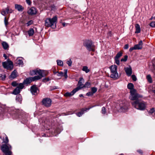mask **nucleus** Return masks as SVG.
Wrapping results in <instances>:
<instances>
[{
  "label": "nucleus",
  "mask_w": 155,
  "mask_h": 155,
  "mask_svg": "<svg viewBox=\"0 0 155 155\" xmlns=\"http://www.w3.org/2000/svg\"><path fill=\"white\" fill-rule=\"evenodd\" d=\"M132 106L137 109L143 110L146 108V104L141 100H137L131 102Z\"/></svg>",
  "instance_id": "1"
},
{
  "label": "nucleus",
  "mask_w": 155,
  "mask_h": 155,
  "mask_svg": "<svg viewBox=\"0 0 155 155\" xmlns=\"http://www.w3.org/2000/svg\"><path fill=\"white\" fill-rule=\"evenodd\" d=\"M12 148L11 146L9 144H3L1 147V149L3 153V155H11Z\"/></svg>",
  "instance_id": "2"
},
{
  "label": "nucleus",
  "mask_w": 155,
  "mask_h": 155,
  "mask_svg": "<svg viewBox=\"0 0 155 155\" xmlns=\"http://www.w3.org/2000/svg\"><path fill=\"white\" fill-rule=\"evenodd\" d=\"M111 74L110 77L111 78L117 79L118 78V74L117 72V67L115 65H112L109 67Z\"/></svg>",
  "instance_id": "3"
},
{
  "label": "nucleus",
  "mask_w": 155,
  "mask_h": 155,
  "mask_svg": "<svg viewBox=\"0 0 155 155\" xmlns=\"http://www.w3.org/2000/svg\"><path fill=\"white\" fill-rule=\"evenodd\" d=\"M57 20V18L56 16H55L52 18H47L45 20V25L48 27H51L56 22Z\"/></svg>",
  "instance_id": "4"
},
{
  "label": "nucleus",
  "mask_w": 155,
  "mask_h": 155,
  "mask_svg": "<svg viewBox=\"0 0 155 155\" xmlns=\"http://www.w3.org/2000/svg\"><path fill=\"white\" fill-rule=\"evenodd\" d=\"M84 45L87 49L89 51H95V46L93 44L92 41L91 40H87L84 41Z\"/></svg>",
  "instance_id": "5"
},
{
  "label": "nucleus",
  "mask_w": 155,
  "mask_h": 155,
  "mask_svg": "<svg viewBox=\"0 0 155 155\" xmlns=\"http://www.w3.org/2000/svg\"><path fill=\"white\" fill-rule=\"evenodd\" d=\"M130 98L132 100L136 101L139 100L138 99L139 98H141L142 97L141 95L138 94L136 90H133L130 91Z\"/></svg>",
  "instance_id": "6"
},
{
  "label": "nucleus",
  "mask_w": 155,
  "mask_h": 155,
  "mask_svg": "<svg viewBox=\"0 0 155 155\" xmlns=\"http://www.w3.org/2000/svg\"><path fill=\"white\" fill-rule=\"evenodd\" d=\"M44 71L41 70H34L31 71L30 74L31 75L38 74L39 75L35 76H39L41 79L42 77L46 75V74H44Z\"/></svg>",
  "instance_id": "7"
},
{
  "label": "nucleus",
  "mask_w": 155,
  "mask_h": 155,
  "mask_svg": "<svg viewBox=\"0 0 155 155\" xmlns=\"http://www.w3.org/2000/svg\"><path fill=\"white\" fill-rule=\"evenodd\" d=\"M2 65L4 68L8 70H12L13 67V62L10 61H8L7 62H3L2 63Z\"/></svg>",
  "instance_id": "8"
},
{
  "label": "nucleus",
  "mask_w": 155,
  "mask_h": 155,
  "mask_svg": "<svg viewBox=\"0 0 155 155\" xmlns=\"http://www.w3.org/2000/svg\"><path fill=\"white\" fill-rule=\"evenodd\" d=\"M40 79V78L39 76H34L33 77H30L27 78L25 80L23 83L25 84H28L30 83L32 81Z\"/></svg>",
  "instance_id": "9"
},
{
  "label": "nucleus",
  "mask_w": 155,
  "mask_h": 155,
  "mask_svg": "<svg viewBox=\"0 0 155 155\" xmlns=\"http://www.w3.org/2000/svg\"><path fill=\"white\" fill-rule=\"evenodd\" d=\"M24 84L20 83L18 84V86L13 90L12 94L15 95H17L19 94L24 87Z\"/></svg>",
  "instance_id": "10"
},
{
  "label": "nucleus",
  "mask_w": 155,
  "mask_h": 155,
  "mask_svg": "<svg viewBox=\"0 0 155 155\" xmlns=\"http://www.w3.org/2000/svg\"><path fill=\"white\" fill-rule=\"evenodd\" d=\"M43 105L47 107H50L51 104V101L48 98L44 99L42 101Z\"/></svg>",
  "instance_id": "11"
},
{
  "label": "nucleus",
  "mask_w": 155,
  "mask_h": 155,
  "mask_svg": "<svg viewBox=\"0 0 155 155\" xmlns=\"http://www.w3.org/2000/svg\"><path fill=\"white\" fill-rule=\"evenodd\" d=\"M84 79L82 78H80L78 82V87L75 89L77 91L83 88L84 84H82L84 81Z\"/></svg>",
  "instance_id": "12"
},
{
  "label": "nucleus",
  "mask_w": 155,
  "mask_h": 155,
  "mask_svg": "<svg viewBox=\"0 0 155 155\" xmlns=\"http://www.w3.org/2000/svg\"><path fill=\"white\" fill-rule=\"evenodd\" d=\"M95 106H96L95 105L93 106H92L91 107H88V108H82L81 110V111L79 112H78V113H77V115L79 117H80L84 113V111H86L87 110H89V109H90L91 108L94 107Z\"/></svg>",
  "instance_id": "13"
},
{
  "label": "nucleus",
  "mask_w": 155,
  "mask_h": 155,
  "mask_svg": "<svg viewBox=\"0 0 155 155\" xmlns=\"http://www.w3.org/2000/svg\"><path fill=\"white\" fill-rule=\"evenodd\" d=\"M125 71L128 76H131L132 74V69L130 66L124 68Z\"/></svg>",
  "instance_id": "14"
},
{
  "label": "nucleus",
  "mask_w": 155,
  "mask_h": 155,
  "mask_svg": "<svg viewBox=\"0 0 155 155\" xmlns=\"http://www.w3.org/2000/svg\"><path fill=\"white\" fill-rule=\"evenodd\" d=\"M36 13V9L34 7H31L28 11V13L30 15L35 14Z\"/></svg>",
  "instance_id": "15"
},
{
  "label": "nucleus",
  "mask_w": 155,
  "mask_h": 155,
  "mask_svg": "<svg viewBox=\"0 0 155 155\" xmlns=\"http://www.w3.org/2000/svg\"><path fill=\"white\" fill-rule=\"evenodd\" d=\"M143 43L142 41H140L138 43L134 46L136 50L141 49L142 48Z\"/></svg>",
  "instance_id": "16"
},
{
  "label": "nucleus",
  "mask_w": 155,
  "mask_h": 155,
  "mask_svg": "<svg viewBox=\"0 0 155 155\" xmlns=\"http://www.w3.org/2000/svg\"><path fill=\"white\" fill-rule=\"evenodd\" d=\"M77 91L74 89L71 92H66L65 93L64 96L66 97H70L73 95Z\"/></svg>",
  "instance_id": "17"
},
{
  "label": "nucleus",
  "mask_w": 155,
  "mask_h": 155,
  "mask_svg": "<svg viewBox=\"0 0 155 155\" xmlns=\"http://www.w3.org/2000/svg\"><path fill=\"white\" fill-rule=\"evenodd\" d=\"M37 90V88L35 85H33L31 87V91L33 94H35Z\"/></svg>",
  "instance_id": "18"
},
{
  "label": "nucleus",
  "mask_w": 155,
  "mask_h": 155,
  "mask_svg": "<svg viewBox=\"0 0 155 155\" xmlns=\"http://www.w3.org/2000/svg\"><path fill=\"white\" fill-rule=\"evenodd\" d=\"M15 8L16 9H17L18 11H22L24 9L23 8L21 5L18 4L15 5Z\"/></svg>",
  "instance_id": "19"
},
{
  "label": "nucleus",
  "mask_w": 155,
  "mask_h": 155,
  "mask_svg": "<svg viewBox=\"0 0 155 155\" xmlns=\"http://www.w3.org/2000/svg\"><path fill=\"white\" fill-rule=\"evenodd\" d=\"M11 12H12L10 11L9 12V9L8 8H6L5 10H2L1 12L2 14L4 16H5V15H6L7 14H8V13Z\"/></svg>",
  "instance_id": "20"
},
{
  "label": "nucleus",
  "mask_w": 155,
  "mask_h": 155,
  "mask_svg": "<svg viewBox=\"0 0 155 155\" xmlns=\"http://www.w3.org/2000/svg\"><path fill=\"white\" fill-rule=\"evenodd\" d=\"M136 31H135V33H139L140 32V28L139 25L138 24H136L135 25Z\"/></svg>",
  "instance_id": "21"
},
{
  "label": "nucleus",
  "mask_w": 155,
  "mask_h": 155,
  "mask_svg": "<svg viewBox=\"0 0 155 155\" xmlns=\"http://www.w3.org/2000/svg\"><path fill=\"white\" fill-rule=\"evenodd\" d=\"M16 71L14 70L10 75V78L12 79H14L16 77Z\"/></svg>",
  "instance_id": "22"
},
{
  "label": "nucleus",
  "mask_w": 155,
  "mask_h": 155,
  "mask_svg": "<svg viewBox=\"0 0 155 155\" xmlns=\"http://www.w3.org/2000/svg\"><path fill=\"white\" fill-rule=\"evenodd\" d=\"M134 84L131 83H129L127 85V88L128 89L130 90V91L133 90H135L134 88Z\"/></svg>",
  "instance_id": "23"
},
{
  "label": "nucleus",
  "mask_w": 155,
  "mask_h": 155,
  "mask_svg": "<svg viewBox=\"0 0 155 155\" xmlns=\"http://www.w3.org/2000/svg\"><path fill=\"white\" fill-rule=\"evenodd\" d=\"M34 33V31L33 29L30 28L28 31V34L29 36H31L33 35Z\"/></svg>",
  "instance_id": "24"
},
{
  "label": "nucleus",
  "mask_w": 155,
  "mask_h": 155,
  "mask_svg": "<svg viewBox=\"0 0 155 155\" xmlns=\"http://www.w3.org/2000/svg\"><path fill=\"white\" fill-rule=\"evenodd\" d=\"M16 63L19 65L22 66L23 64V63L22 60L17 59L16 60Z\"/></svg>",
  "instance_id": "25"
},
{
  "label": "nucleus",
  "mask_w": 155,
  "mask_h": 155,
  "mask_svg": "<svg viewBox=\"0 0 155 155\" xmlns=\"http://www.w3.org/2000/svg\"><path fill=\"white\" fill-rule=\"evenodd\" d=\"M2 45L5 49H7L8 48V44L5 42H3L2 43Z\"/></svg>",
  "instance_id": "26"
},
{
  "label": "nucleus",
  "mask_w": 155,
  "mask_h": 155,
  "mask_svg": "<svg viewBox=\"0 0 155 155\" xmlns=\"http://www.w3.org/2000/svg\"><path fill=\"white\" fill-rule=\"evenodd\" d=\"M82 71H85L86 73H87L90 71V70L87 66H84L83 67L82 69Z\"/></svg>",
  "instance_id": "27"
},
{
  "label": "nucleus",
  "mask_w": 155,
  "mask_h": 155,
  "mask_svg": "<svg viewBox=\"0 0 155 155\" xmlns=\"http://www.w3.org/2000/svg\"><path fill=\"white\" fill-rule=\"evenodd\" d=\"M91 85V84L90 82H87L84 84L83 87L88 88L90 87Z\"/></svg>",
  "instance_id": "28"
},
{
  "label": "nucleus",
  "mask_w": 155,
  "mask_h": 155,
  "mask_svg": "<svg viewBox=\"0 0 155 155\" xmlns=\"http://www.w3.org/2000/svg\"><path fill=\"white\" fill-rule=\"evenodd\" d=\"M122 52L119 51L117 53L115 58L119 59V58L122 56Z\"/></svg>",
  "instance_id": "29"
},
{
  "label": "nucleus",
  "mask_w": 155,
  "mask_h": 155,
  "mask_svg": "<svg viewBox=\"0 0 155 155\" xmlns=\"http://www.w3.org/2000/svg\"><path fill=\"white\" fill-rule=\"evenodd\" d=\"M57 64L60 66H63V62L61 60H57Z\"/></svg>",
  "instance_id": "30"
},
{
  "label": "nucleus",
  "mask_w": 155,
  "mask_h": 155,
  "mask_svg": "<svg viewBox=\"0 0 155 155\" xmlns=\"http://www.w3.org/2000/svg\"><path fill=\"white\" fill-rule=\"evenodd\" d=\"M5 140L3 139V143H5V144H8L7 143L8 142V139L6 135H5Z\"/></svg>",
  "instance_id": "31"
},
{
  "label": "nucleus",
  "mask_w": 155,
  "mask_h": 155,
  "mask_svg": "<svg viewBox=\"0 0 155 155\" xmlns=\"http://www.w3.org/2000/svg\"><path fill=\"white\" fill-rule=\"evenodd\" d=\"M128 56L127 55H125L124 56V58L121 59L120 61H126L127 59Z\"/></svg>",
  "instance_id": "32"
},
{
  "label": "nucleus",
  "mask_w": 155,
  "mask_h": 155,
  "mask_svg": "<svg viewBox=\"0 0 155 155\" xmlns=\"http://www.w3.org/2000/svg\"><path fill=\"white\" fill-rule=\"evenodd\" d=\"M16 100L19 102H21V96L20 95L17 96L16 97Z\"/></svg>",
  "instance_id": "33"
},
{
  "label": "nucleus",
  "mask_w": 155,
  "mask_h": 155,
  "mask_svg": "<svg viewBox=\"0 0 155 155\" xmlns=\"http://www.w3.org/2000/svg\"><path fill=\"white\" fill-rule=\"evenodd\" d=\"M91 92H92V93L93 94L95 93L97 91V88L95 87H92L91 88Z\"/></svg>",
  "instance_id": "34"
},
{
  "label": "nucleus",
  "mask_w": 155,
  "mask_h": 155,
  "mask_svg": "<svg viewBox=\"0 0 155 155\" xmlns=\"http://www.w3.org/2000/svg\"><path fill=\"white\" fill-rule=\"evenodd\" d=\"M147 78L149 82L150 83H151L152 79L150 75H147Z\"/></svg>",
  "instance_id": "35"
},
{
  "label": "nucleus",
  "mask_w": 155,
  "mask_h": 155,
  "mask_svg": "<svg viewBox=\"0 0 155 155\" xmlns=\"http://www.w3.org/2000/svg\"><path fill=\"white\" fill-rule=\"evenodd\" d=\"M115 62L118 65L120 64V61L119 58H114Z\"/></svg>",
  "instance_id": "36"
},
{
  "label": "nucleus",
  "mask_w": 155,
  "mask_h": 155,
  "mask_svg": "<svg viewBox=\"0 0 155 155\" xmlns=\"http://www.w3.org/2000/svg\"><path fill=\"white\" fill-rule=\"evenodd\" d=\"M58 74H57V75L58 76H61L62 77L64 76V73L60 71V72H58L57 71Z\"/></svg>",
  "instance_id": "37"
},
{
  "label": "nucleus",
  "mask_w": 155,
  "mask_h": 155,
  "mask_svg": "<svg viewBox=\"0 0 155 155\" xmlns=\"http://www.w3.org/2000/svg\"><path fill=\"white\" fill-rule=\"evenodd\" d=\"M101 113L103 114H105L106 113V109L104 107H103L102 108L101 110Z\"/></svg>",
  "instance_id": "38"
},
{
  "label": "nucleus",
  "mask_w": 155,
  "mask_h": 155,
  "mask_svg": "<svg viewBox=\"0 0 155 155\" xmlns=\"http://www.w3.org/2000/svg\"><path fill=\"white\" fill-rule=\"evenodd\" d=\"M0 78H1L2 80H4L6 78L5 75V74H0Z\"/></svg>",
  "instance_id": "39"
},
{
  "label": "nucleus",
  "mask_w": 155,
  "mask_h": 155,
  "mask_svg": "<svg viewBox=\"0 0 155 155\" xmlns=\"http://www.w3.org/2000/svg\"><path fill=\"white\" fill-rule=\"evenodd\" d=\"M33 23V21L32 20H31L29 21L27 23V26H29L30 25H31Z\"/></svg>",
  "instance_id": "40"
},
{
  "label": "nucleus",
  "mask_w": 155,
  "mask_h": 155,
  "mask_svg": "<svg viewBox=\"0 0 155 155\" xmlns=\"http://www.w3.org/2000/svg\"><path fill=\"white\" fill-rule=\"evenodd\" d=\"M12 85L13 87H15L17 86H18V84L15 81H13L12 82Z\"/></svg>",
  "instance_id": "41"
},
{
  "label": "nucleus",
  "mask_w": 155,
  "mask_h": 155,
  "mask_svg": "<svg viewBox=\"0 0 155 155\" xmlns=\"http://www.w3.org/2000/svg\"><path fill=\"white\" fill-rule=\"evenodd\" d=\"M131 78H132L133 80L134 81H136L137 80L136 77L135 75H132L131 76Z\"/></svg>",
  "instance_id": "42"
},
{
  "label": "nucleus",
  "mask_w": 155,
  "mask_h": 155,
  "mask_svg": "<svg viewBox=\"0 0 155 155\" xmlns=\"http://www.w3.org/2000/svg\"><path fill=\"white\" fill-rule=\"evenodd\" d=\"M67 63L68 64L69 66H71L72 64V61L70 59L69 60L67 61Z\"/></svg>",
  "instance_id": "43"
},
{
  "label": "nucleus",
  "mask_w": 155,
  "mask_h": 155,
  "mask_svg": "<svg viewBox=\"0 0 155 155\" xmlns=\"http://www.w3.org/2000/svg\"><path fill=\"white\" fill-rule=\"evenodd\" d=\"M150 25L152 27H155V22L152 21L150 24Z\"/></svg>",
  "instance_id": "44"
},
{
  "label": "nucleus",
  "mask_w": 155,
  "mask_h": 155,
  "mask_svg": "<svg viewBox=\"0 0 155 155\" xmlns=\"http://www.w3.org/2000/svg\"><path fill=\"white\" fill-rule=\"evenodd\" d=\"M93 94H94L92 93V92H87L86 94V95L88 96H92L93 95Z\"/></svg>",
  "instance_id": "45"
},
{
  "label": "nucleus",
  "mask_w": 155,
  "mask_h": 155,
  "mask_svg": "<svg viewBox=\"0 0 155 155\" xmlns=\"http://www.w3.org/2000/svg\"><path fill=\"white\" fill-rule=\"evenodd\" d=\"M50 79L48 78H45L43 79V82H47V81H49Z\"/></svg>",
  "instance_id": "46"
},
{
  "label": "nucleus",
  "mask_w": 155,
  "mask_h": 155,
  "mask_svg": "<svg viewBox=\"0 0 155 155\" xmlns=\"http://www.w3.org/2000/svg\"><path fill=\"white\" fill-rule=\"evenodd\" d=\"M155 111V110L154 108H151L149 111L150 113L151 114L153 113Z\"/></svg>",
  "instance_id": "47"
},
{
  "label": "nucleus",
  "mask_w": 155,
  "mask_h": 155,
  "mask_svg": "<svg viewBox=\"0 0 155 155\" xmlns=\"http://www.w3.org/2000/svg\"><path fill=\"white\" fill-rule=\"evenodd\" d=\"M4 22L5 25L6 26L8 24V22L6 17H5L4 18Z\"/></svg>",
  "instance_id": "48"
},
{
  "label": "nucleus",
  "mask_w": 155,
  "mask_h": 155,
  "mask_svg": "<svg viewBox=\"0 0 155 155\" xmlns=\"http://www.w3.org/2000/svg\"><path fill=\"white\" fill-rule=\"evenodd\" d=\"M127 108L126 107H122V106H120V109L121 110L123 111H124V110H125V109Z\"/></svg>",
  "instance_id": "49"
},
{
  "label": "nucleus",
  "mask_w": 155,
  "mask_h": 155,
  "mask_svg": "<svg viewBox=\"0 0 155 155\" xmlns=\"http://www.w3.org/2000/svg\"><path fill=\"white\" fill-rule=\"evenodd\" d=\"M137 152H138L139 153L142 154L143 153V152L142 150H137Z\"/></svg>",
  "instance_id": "50"
},
{
  "label": "nucleus",
  "mask_w": 155,
  "mask_h": 155,
  "mask_svg": "<svg viewBox=\"0 0 155 155\" xmlns=\"http://www.w3.org/2000/svg\"><path fill=\"white\" fill-rule=\"evenodd\" d=\"M134 50H136L135 49V48H134V47H133L130 48V49H129V51H132Z\"/></svg>",
  "instance_id": "51"
},
{
  "label": "nucleus",
  "mask_w": 155,
  "mask_h": 155,
  "mask_svg": "<svg viewBox=\"0 0 155 155\" xmlns=\"http://www.w3.org/2000/svg\"><path fill=\"white\" fill-rule=\"evenodd\" d=\"M129 47V45L128 44H126L125 45L124 47V48L125 49H127Z\"/></svg>",
  "instance_id": "52"
},
{
  "label": "nucleus",
  "mask_w": 155,
  "mask_h": 155,
  "mask_svg": "<svg viewBox=\"0 0 155 155\" xmlns=\"http://www.w3.org/2000/svg\"><path fill=\"white\" fill-rule=\"evenodd\" d=\"M26 1L27 3L29 5H30L31 4V2L29 0H26Z\"/></svg>",
  "instance_id": "53"
},
{
  "label": "nucleus",
  "mask_w": 155,
  "mask_h": 155,
  "mask_svg": "<svg viewBox=\"0 0 155 155\" xmlns=\"http://www.w3.org/2000/svg\"><path fill=\"white\" fill-rule=\"evenodd\" d=\"M62 25L64 27H65L68 25V24L64 22L62 23Z\"/></svg>",
  "instance_id": "54"
},
{
  "label": "nucleus",
  "mask_w": 155,
  "mask_h": 155,
  "mask_svg": "<svg viewBox=\"0 0 155 155\" xmlns=\"http://www.w3.org/2000/svg\"><path fill=\"white\" fill-rule=\"evenodd\" d=\"M64 74H67V72H68V70L67 69H65L64 70Z\"/></svg>",
  "instance_id": "55"
},
{
  "label": "nucleus",
  "mask_w": 155,
  "mask_h": 155,
  "mask_svg": "<svg viewBox=\"0 0 155 155\" xmlns=\"http://www.w3.org/2000/svg\"><path fill=\"white\" fill-rule=\"evenodd\" d=\"M3 57L5 58V59H6L7 58V56L6 54H3Z\"/></svg>",
  "instance_id": "56"
},
{
  "label": "nucleus",
  "mask_w": 155,
  "mask_h": 155,
  "mask_svg": "<svg viewBox=\"0 0 155 155\" xmlns=\"http://www.w3.org/2000/svg\"><path fill=\"white\" fill-rule=\"evenodd\" d=\"M64 77H65V78H67L68 77L67 74H64Z\"/></svg>",
  "instance_id": "57"
},
{
  "label": "nucleus",
  "mask_w": 155,
  "mask_h": 155,
  "mask_svg": "<svg viewBox=\"0 0 155 155\" xmlns=\"http://www.w3.org/2000/svg\"><path fill=\"white\" fill-rule=\"evenodd\" d=\"M54 74H58V72H57V71H54Z\"/></svg>",
  "instance_id": "58"
},
{
  "label": "nucleus",
  "mask_w": 155,
  "mask_h": 155,
  "mask_svg": "<svg viewBox=\"0 0 155 155\" xmlns=\"http://www.w3.org/2000/svg\"><path fill=\"white\" fill-rule=\"evenodd\" d=\"M79 96L80 97H83V95L82 94H80Z\"/></svg>",
  "instance_id": "59"
},
{
  "label": "nucleus",
  "mask_w": 155,
  "mask_h": 155,
  "mask_svg": "<svg viewBox=\"0 0 155 155\" xmlns=\"http://www.w3.org/2000/svg\"><path fill=\"white\" fill-rule=\"evenodd\" d=\"M154 17H152L150 18V20H152L153 18Z\"/></svg>",
  "instance_id": "60"
},
{
  "label": "nucleus",
  "mask_w": 155,
  "mask_h": 155,
  "mask_svg": "<svg viewBox=\"0 0 155 155\" xmlns=\"http://www.w3.org/2000/svg\"><path fill=\"white\" fill-rule=\"evenodd\" d=\"M153 92L155 94V90L153 91Z\"/></svg>",
  "instance_id": "61"
},
{
  "label": "nucleus",
  "mask_w": 155,
  "mask_h": 155,
  "mask_svg": "<svg viewBox=\"0 0 155 155\" xmlns=\"http://www.w3.org/2000/svg\"><path fill=\"white\" fill-rule=\"evenodd\" d=\"M119 155H124V154L123 153H121Z\"/></svg>",
  "instance_id": "62"
},
{
  "label": "nucleus",
  "mask_w": 155,
  "mask_h": 155,
  "mask_svg": "<svg viewBox=\"0 0 155 155\" xmlns=\"http://www.w3.org/2000/svg\"><path fill=\"white\" fill-rule=\"evenodd\" d=\"M153 18L154 19V20H155V16Z\"/></svg>",
  "instance_id": "63"
},
{
  "label": "nucleus",
  "mask_w": 155,
  "mask_h": 155,
  "mask_svg": "<svg viewBox=\"0 0 155 155\" xmlns=\"http://www.w3.org/2000/svg\"><path fill=\"white\" fill-rule=\"evenodd\" d=\"M2 137H0V138H1Z\"/></svg>",
  "instance_id": "64"
}]
</instances>
